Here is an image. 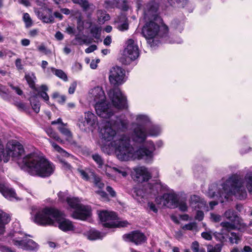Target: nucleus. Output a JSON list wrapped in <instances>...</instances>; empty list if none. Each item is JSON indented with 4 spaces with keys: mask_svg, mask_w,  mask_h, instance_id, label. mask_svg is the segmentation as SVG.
Segmentation results:
<instances>
[{
    "mask_svg": "<svg viewBox=\"0 0 252 252\" xmlns=\"http://www.w3.org/2000/svg\"><path fill=\"white\" fill-rule=\"evenodd\" d=\"M108 120L100 130L102 139L105 142L101 146L104 153L110 155L115 152L117 158L122 161L136 159H142L147 162L152 161L156 150L153 141H147L142 146L135 149L131 146L128 136L118 133L119 130H127L128 121L118 118L115 114Z\"/></svg>",
    "mask_w": 252,
    "mask_h": 252,
    "instance_id": "obj_1",
    "label": "nucleus"
},
{
    "mask_svg": "<svg viewBox=\"0 0 252 252\" xmlns=\"http://www.w3.org/2000/svg\"><path fill=\"white\" fill-rule=\"evenodd\" d=\"M252 195V168L248 170L245 175L244 180L237 174L232 175L220 185L219 190L216 192H212L213 189H209L208 194L211 197L219 196L222 199H228L232 195L242 200L247 197V192Z\"/></svg>",
    "mask_w": 252,
    "mask_h": 252,
    "instance_id": "obj_2",
    "label": "nucleus"
},
{
    "mask_svg": "<svg viewBox=\"0 0 252 252\" xmlns=\"http://www.w3.org/2000/svg\"><path fill=\"white\" fill-rule=\"evenodd\" d=\"M34 221L42 226H58L64 232L74 231L75 229L71 221L65 218L59 210L51 207H45L38 211L34 216Z\"/></svg>",
    "mask_w": 252,
    "mask_h": 252,
    "instance_id": "obj_3",
    "label": "nucleus"
},
{
    "mask_svg": "<svg viewBox=\"0 0 252 252\" xmlns=\"http://www.w3.org/2000/svg\"><path fill=\"white\" fill-rule=\"evenodd\" d=\"M89 98L93 103L96 113L103 119H109L114 116L113 106L106 100V95L102 88L96 87L89 93Z\"/></svg>",
    "mask_w": 252,
    "mask_h": 252,
    "instance_id": "obj_4",
    "label": "nucleus"
},
{
    "mask_svg": "<svg viewBox=\"0 0 252 252\" xmlns=\"http://www.w3.org/2000/svg\"><path fill=\"white\" fill-rule=\"evenodd\" d=\"M59 199L63 202L66 201L69 206L74 209L71 217L75 219L85 220L91 215V208L80 204V200L77 197L67 196L65 192H60L58 194Z\"/></svg>",
    "mask_w": 252,
    "mask_h": 252,
    "instance_id": "obj_5",
    "label": "nucleus"
},
{
    "mask_svg": "<svg viewBox=\"0 0 252 252\" xmlns=\"http://www.w3.org/2000/svg\"><path fill=\"white\" fill-rule=\"evenodd\" d=\"M150 123V119L146 115L139 114L136 117V122L132 125V139L137 143H143L148 136L145 126Z\"/></svg>",
    "mask_w": 252,
    "mask_h": 252,
    "instance_id": "obj_6",
    "label": "nucleus"
},
{
    "mask_svg": "<svg viewBox=\"0 0 252 252\" xmlns=\"http://www.w3.org/2000/svg\"><path fill=\"white\" fill-rule=\"evenodd\" d=\"M13 236V244L19 248L29 251L35 250L38 248V245L32 240L28 239L24 233L15 232Z\"/></svg>",
    "mask_w": 252,
    "mask_h": 252,
    "instance_id": "obj_7",
    "label": "nucleus"
},
{
    "mask_svg": "<svg viewBox=\"0 0 252 252\" xmlns=\"http://www.w3.org/2000/svg\"><path fill=\"white\" fill-rule=\"evenodd\" d=\"M99 217L102 222H104L103 225L107 227H125L128 224L127 221H114L117 216L114 212L102 211L99 213Z\"/></svg>",
    "mask_w": 252,
    "mask_h": 252,
    "instance_id": "obj_8",
    "label": "nucleus"
},
{
    "mask_svg": "<svg viewBox=\"0 0 252 252\" xmlns=\"http://www.w3.org/2000/svg\"><path fill=\"white\" fill-rule=\"evenodd\" d=\"M155 201L158 204L161 206H165L169 208H175L178 205V196L174 192L164 193L162 196L157 197Z\"/></svg>",
    "mask_w": 252,
    "mask_h": 252,
    "instance_id": "obj_9",
    "label": "nucleus"
},
{
    "mask_svg": "<svg viewBox=\"0 0 252 252\" xmlns=\"http://www.w3.org/2000/svg\"><path fill=\"white\" fill-rule=\"evenodd\" d=\"M108 94L115 108L123 109L126 107V98L119 88H116L110 90Z\"/></svg>",
    "mask_w": 252,
    "mask_h": 252,
    "instance_id": "obj_10",
    "label": "nucleus"
},
{
    "mask_svg": "<svg viewBox=\"0 0 252 252\" xmlns=\"http://www.w3.org/2000/svg\"><path fill=\"white\" fill-rule=\"evenodd\" d=\"M126 47L124 51V55L126 58L125 64L129 63L135 60L139 55V48L137 43L132 39H129L126 43Z\"/></svg>",
    "mask_w": 252,
    "mask_h": 252,
    "instance_id": "obj_11",
    "label": "nucleus"
},
{
    "mask_svg": "<svg viewBox=\"0 0 252 252\" xmlns=\"http://www.w3.org/2000/svg\"><path fill=\"white\" fill-rule=\"evenodd\" d=\"M109 79L110 83L114 85L124 83L126 80L125 69L118 66L112 67L110 70Z\"/></svg>",
    "mask_w": 252,
    "mask_h": 252,
    "instance_id": "obj_12",
    "label": "nucleus"
},
{
    "mask_svg": "<svg viewBox=\"0 0 252 252\" xmlns=\"http://www.w3.org/2000/svg\"><path fill=\"white\" fill-rule=\"evenodd\" d=\"M148 189H146L145 191H144L143 189L140 188H134L132 194L133 197L138 201H140V199L143 198L146 194L156 195L161 188L160 186L157 183L153 185L148 184Z\"/></svg>",
    "mask_w": 252,
    "mask_h": 252,
    "instance_id": "obj_13",
    "label": "nucleus"
},
{
    "mask_svg": "<svg viewBox=\"0 0 252 252\" xmlns=\"http://www.w3.org/2000/svg\"><path fill=\"white\" fill-rule=\"evenodd\" d=\"M159 32V27L155 22L150 21L145 24L142 29V34L148 40L156 37Z\"/></svg>",
    "mask_w": 252,
    "mask_h": 252,
    "instance_id": "obj_14",
    "label": "nucleus"
},
{
    "mask_svg": "<svg viewBox=\"0 0 252 252\" xmlns=\"http://www.w3.org/2000/svg\"><path fill=\"white\" fill-rule=\"evenodd\" d=\"M34 11L38 17L44 23H53L54 20L52 15V10L48 8L37 9H35Z\"/></svg>",
    "mask_w": 252,
    "mask_h": 252,
    "instance_id": "obj_15",
    "label": "nucleus"
},
{
    "mask_svg": "<svg viewBox=\"0 0 252 252\" xmlns=\"http://www.w3.org/2000/svg\"><path fill=\"white\" fill-rule=\"evenodd\" d=\"M123 239L126 241L132 242L136 245L140 244L146 240V237L144 234L138 231L124 235Z\"/></svg>",
    "mask_w": 252,
    "mask_h": 252,
    "instance_id": "obj_16",
    "label": "nucleus"
},
{
    "mask_svg": "<svg viewBox=\"0 0 252 252\" xmlns=\"http://www.w3.org/2000/svg\"><path fill=\"white\" fill-rule=\"evenodd\" d=\"M190 206L194 209H199L205 211H208V207L202 199L196 195H191L189 199Z\"/></svg>",
    "mask_w": 252,
    "mask_h": 252,
    "instance_id": "obj_17",
    "label": "nucleus"
},
{
    "mask_svg": "<svg viewBox=\"0 0 252 252\" xmlns=\"http://www.w3.org/2000/svg\"><path fill=\"white\" fill-rule=\"evenodd\" d=\"M220 225L223 229L228 231L234 229H244L247 227V225L245 222H237L233 220L222 221Z\"/></svg>",
    "mask_w": 252,
    "mask_h": 252,
    "instance_id": "obj_18",
    "label": "nucleus"
},
{
    "mask_svg": "<svg viewBox=\"0 0 252 252\" xmlns=\"http://www.w3.org/2000/svg\"><path fill=\"white\" fill-rule=\"evenodd\" d=\"M157 5L152 1L146 4L144 9V14L145 19H155L157 16Z\"/></svg>",
    "mask_w": 252,
    "mask_h": 252,
    "instance_id": "obj_19",
    "label": "nucleus"
},
{
    "mask_svg": "<svg viewBox=\"0 0 252 252\" xmlns=\"http://www.w3.org/2000/svg\"><path fill=\"white\" fill-rule=\"evenodd\" d=\"M0 192L4 197L10 200L20 199L17 197L16 193L13 189L7 185L0 184Z\"/></svg>",
    "mask_w": 252,
    "mask_h": 252,
    "instance_id": "obj_20",
    "label": "nucleus"
},
{
    "mask_svg": "<svg viewBox=\"0 0 252 252\" xmlns=\"http://www.w3.org/2000/svg\"><path fill=\"white\" fill-rule=\"evenodd\" d=\"M104 169V171L105 174L109 177H112L110 173V172H114L123 177H126L128 174V168L126 167L119 166L111 167L107 165H105Z\"/></svg>",
    "mask_w": 252,
    "mask_h": 252,
    "instance_id": "obj_21",
    "label": "nucleus"
},
{
    "mask_svg": "<svg viewBox=\"0 0 252 252\" xmlns=\"http://www.w3.org/2000/svg\"><path fill=\"white\" fill-rule=\"evenodd\" d=\"M135 177L139 182L147 181L151 178V173L148 169L144 166L136 168L135 169Z\"/></svg>",
    "mask_w": 252,
    "mask_h": 252,
    "instance_id": "obj_22",
    "label": "nucleus"
},
{
    "mask_svg": "<svg viewBox=\"0 0 252 252\" xmlns=\"http://www.w3.org/2000/svg\"><path fill=\"white\" fill-rule=\"evenodd\" d=\"M85 122H86L88 127L94 126L95 125H97L98 124L97 117L90 111L85 113Z\"/></svg>",
    "mask_w": 252,
    "mask_h": 252,
    "instance_id": "obj_23",
    "label": "nucleus"
},
{
    "mask_svg": "<svg viewBox=\"0 0 252 252\" xmlns=\"http://www.w3.org/2000/svg\"><path fill=\"white\" fill-rule=\"evenodd\" d=\"M224 217L228 220H233L236 222H244L243 220L238 216L236 213L232 210H228L224 213Z\"/></svg>",
    "mask_w": 252,
    "mask_h": 252,
    "instance_id": "obj_24",
    "label": "nucleus"
},
{
    "mask_svg": "<svg viewBox=\"0 0 252 252\" xmlns=\"http://www.w3.org/2000/svg\"><path fill=\"white\" fill-rule=\"evenodd\" d=\"M10 221L9 216L2 211L0 210V235L4 232V225Z\"/></svg>",
    "mask_w": 252,
    "mask_h": 252,
    "instance_id": "obj_25",
    "label": "nucleus"
},
{
    "mask_svg": "<svg viewBox=\"0 0 252 252\" xmlns=\"http://www.w3.org/2000/svg\"><path fill=\"white\" fill-rule=\"evenodd\" d=\"M85 235L90 240H96L102 239L104 236V234L94 229H91L86 232Z\"/></svg>",
    "mask_w": 252,
    "mask_h": 252,
    "instance_id": "obj_26",
    "label": "nucleus"
},
{
    "mask_svg": "<svg viewBox=\"0 0 252 252\" xmlns=\"http://www.w3.org/2000/svg\"><path fill=\"white\" fill-rule=\"evenodd\" d=\"M60 132L65 137L66 141L70 142L72 140V134L70 130L67 127V124L59 126L58 127Z\"/></svg>",
    "mask_w": 252,
    "mask_h": 252,
    "instance_id": "obj_27",
    "label": "nucleus"
},
{
    "mask_svg": "<svg viewBox=\"0 0 252 252\" xmlns=\"http://www.w3.org/2000/svg\"><path fill=\"white\" fill-rule=\"evenodd\" d=\"M50 72L53 73L55 75L63 79L64 81L67 80V77L66 74L61 69H57L54 67H49L46 70V73L50 74Z\"/></svg>",
    "mask_w": 252,
    "mask_h": 252,
    "instance_id": "obj_28",
    "label": "nucleus"
},
{
    "mask_svg": "<svg viewBox=\"0 0 252 252\" xmlns=\"http://www.w3.org/2000/svg\"><path fill=\"white\" fill-rule=\"evenodd\" d=\"M48 140L51 144L54 151L59 153L60 154H61V156L63 157H68L70 156V154L69 153H68L66 151L64 150L63 148L52 141L51 140L48 139Z\"/></svg>",
    "mask_w": 252,
    "mask_h": 252,
    "instance_id": "obj_29",
    "label": "nucleus"
},
{
    "mask_svg": "<svg viewBox=\"0 0 252 252\" xmlns=\"http://www.w3.org/2000/svg\"><path fill=\"white\" fill-rule=\"evenodd\" d=\"M97 17L98 21L100 24H103L105 21L110 19L109 14H107L105 11L99 10L97 11Z\"/></svg>",
    "mask_w": 252,
    "mask_h": 252,
    "instance_id": "obj_30",
    "label": "nucleus"
},
{
    "mask_svg": "<svg viewBox=\"0 0 252 252\" xmlns=\"http://www.w3.org/2000/svg\"><path fill=\"white\" fill-rule=\"evenodd\" d=\"M28 84L29 86L32 89H35V81L36 80V77L33 73H26L25 76Z\"/></svg>",
    "mask_w": 252,
    "mask_h": 252,
    "instance_id": "obj_31",
    "label": "nucleus"
},
{
    "mask_svg": "<svg viewBox=\"0 0 252 252\" xmlns=\"http://www.w3.org/2000/svg\"><path fill=\"white\" fill-rule=\"evenodd\" d=\"M46 132L50 137L53 138L58 142L61 144H63L64 143L63 140H62L60 137V136L55 131H53V130L51 128L49 127L47 128L46 130Z\"/></svg>",
    "mask_w": 252,
    "mask_h": 252,
    "instance_id": "obj_32",
    "label": "nucleus"
},
{
    "mask_svg": "<svg viewBox=\"0 0 252 252\" xmlns=\"http://www.w3.org/2000/svg\"><path fill=\"white\" fill-rule=\"evenodd\" d=\"M122 22H117L118 23L117 28L120 31H125L128 29V25L125 16H123L121 18Z\"/></svg>",
    "mask_w": 252,
    "mask_h": 252,
    "instance_id": "obj_33",
    "label": "nucleus"
},
{
    "mask_svg": "<svg viewBox=\"0 0 252 252\" xmlns=\"http://www.w3.org/2000/svg\"><path fill=\"white\" fill-rule=\"evenodd\" d=\"M207 252H221L222 245L217 244L215 245L209 244L206 246Z\"/></svg>",
    "mask_w": 252,
    "mask_h": 252,
    "instance_id": "obj_34",
    "label": "nucleus"
},
{
    "mask_svg": "<svg viewBox=\"0 0 252 252\" xmlns=\"http://www.w3.org/2000/svg\"><path fill=\"white\" fill-rule=\"evenodd\" d=\"M30 102L34 111L36 113H38L40 111V104L37 98L35 96L32 97L30 98Z\"/></svg>",
    "mask_w": 252,
    "mask_h": 252,
    "instance_id": "obj_35",
    "label": "nucleus"
},
{
    "mask_svg": "<svg viewBox=\"0 0 252 252\" xmlns=\"http://www.w3.org/2000/svg\"><path fill=\"white\" fill-rule=\"evenodd\" d=\"M161 129L159 126H152L147 132L148 136H156L160 134Z\"/></svg>",
    "mask_w": 252,
    "mask_h": 252,
    "instance_id": "obj_36",
    "label": "nucleus"
},
{
    "mask_svg": "<svg viewBox=\"0 0 252 252\" xmlns=\"http://www.w3.org/2000/svg\"><path fill=\"white\" fill-rule=\"evenodd\" d=\"M72 1L74 3L79 4L84 10H87L90 5L87 0H72Z\"/></svg>",
    "mask_w": 252,
    "mask_h": 252,
    "instance_id": "obj_37",
    "label": "nucleus"
},
{
    "mask_svg": "<svg viewBox=\"0 0 252 252\" xmlns=\"http://www.w3.org/2000/svg\"><path fill=\"white\" fill-rule=\"evenodd\" d=\"M52 97L56 99L57 101L60 103H63L66 100V96L64 95H61L58 92H55L53 94Z\"/></svg>",
    "mask_w": 252,
    "mask_h": 252,
    "instance_id": "obj_38",
    "label": "nucleus"
},
{
    "mask_svg": "<svg viewBox=\"0 0 252 252\" xmlns=\"http://www.w3.org/2000/svg\"><path fill=\"white\" fill-rule=\"evenodd\" d=\"M229 240L232 244H238L241 241V237L239 234L235 232H231Z\"/></svg>",
    "mask_w": 252,
    "mask_h": 252,
    "instance_id": "obj_39",
    "label": "nucleus"
},
{
    "mask_svg": "<svg viewBox=\"0 0 252 252\" xmlns=\"http://www.w3.org/2000/svg\"><path fill=\"white\" fill-rule=\"evenodd\" d=\"M93 159L95 161V162L98 164V167L99 168H102L104 162L102 158L98 154H94L92 156Z\"/></svg>",
    "mask_w": 252,
    "mask_h": 252,
    "instance_id": "obj_40",
    "label": "nucleus"
},
{
    "mask_svg": "<svg viewBox=\"0 0 252 252\" xmlns=\"http://www.w3.org/2000/svg\"><path fill=\"white\" fill-rule=\"evenodd\" d=\"M104 5L107 9L114 8L118 6V1L117 0H106Z\"/></svg>",
    "mask_w": 252,
    "mask_h": 252,
    "instance_id": "obj_41",
    "label": "nucleus"
},
{
    "mask_svg": "<svg viewBox=\"0 0 252 252\" xmlns=\"http://www.w3.org/2000/svg\"><path fill=\"white\" fill-rule=\"evenodd\" d=\"M170 5H173L176 3L179 6L184 7L187 2V0H166Z\"/></svg>",
    "mask_w": 252,
    "mask_h": 252,
    "instance_id": "obj_42",
    "label": "nucleus"
},
{
    "mask_svg": "<svg viewBox=\"0 0 252 252\" xmlns=\"http://www.w3.org/2000/svg\"><path fill=\"white\" fill-rule=\"evenodd\" d=\"M23 20L26 24V26L27 27H29L32 26V19L30 16V15L28 13H26L24 14Z\"/></svg>",
    "mask_w": 252,
    "mask_h": 252,
    "instance_id": "obj_43",
    "label": "nucleus"
},
{
    "mask_svg": "<svg viewBox=\"0 0 252 252\" xmlns=\"http://www.w3.org/2000/svg\"><path fill=\"white\" fill-rule=\"evenodd\" d=\"M221 216L219 214L211 213L210 214V219L214 222H219L221 220Z\"/></svg>",
    "mask_w": 252,
    "mask_h": 252,
    "instance_id": "obj_44",
    "label": "nucleus"
},
{
    "mask_svg": "<svg viewBox=\"0 0 252 252\" xmlns=\"http://www.w3.org/2000/svg\"><path fill=\"white\" fill-rule=\"evenodd\" d=\"M196 227L197 225L195 222H190L183 226L182 228L184 230H192L196 229Z\"/></svg>",
    "mask_w": 252,
    "mask_h": 252,
    "instance_id": "obj_45",
    "label": "nucleus"
},
{
    "mask_svg": "<svg viewBox=\"0 0 252 252\" xmlns=\"http://www.w3.org/2000/svg\"><path fill=\"white\" fill-rule=\"evenodd\" d=\"M213 234V232H212L211 231L203 232L201 233V236L204 239L208 240V241H210V240H211L212 239V234Z\"/></svg>",
    "mask_w": 252,
    "mask_h": 252,
    "instance_id": "obj_46",
    "label": "nucleus"
},
{
    "mask_svg": "<svg viewBox=\"0 0 252 252\" xmlns=\"http://www.w3.org/2000/svg\"><path fill=\"white\" fill-rule=\"evenodd\" d=\"M77 171L80 174L82 178L84 180H85L86 181H88L89 180V177L88 175V173L86 170H84L81 168H78L77 169Z\"/></svg>",
    "mask_w": 252,
    "mask_h": 252,
    "instance_id": "obj_47",
    "label": "nucleus"
},
{
    "mask_svg": "<svg viewBox=\"0 0 252 252\" xmlns=\"http://www.w3.org/2000/svg\"><path fill=\"white\" fill-rule=\"evenodd\" d=\"M190 247L193 252H199V244L198 242H193Z\"/></svg>",
    "mask_w": 252,
    "mask_h": 252,
    "instance_id": "obj_48",
    "label": "nucleus"
},
{
    "mask_svg": "<svg viewBox=\"0 0 252 252\" xmlns=\"http://www.w3.org/2000/svg\"><path fill=\"white\" fill-rule=\"evenodd\" d=\"M75 40L77 42V43L79 45H83L87 43V39L84 38L83 36L76 35L75 38Z\"/></svg>",
    "mask_w": 252,
    "mask_h": 252,
    "instance_id": "obj_49",
    "label": "nucleus"
},
{
    "mask_svg": "<svg viewBox=\"0 0 252 252\" xmlns=\"http://www.w3.org/2000/svg\"><path fill=\"white\" fill-rule=\"evenodd\" d=\"M10 87L11 88L15 91V92L18 95H21L23 94V92L22 90L18 86H14L12 84H9Z\"/></svg>",
    "mask_w": 252,
    "mask_h": 252,
    "instance_id": "obj_50",
    "label": "nucleus"
},
{
    "mask_svg": "<svg viewBox=\"0 0 252 252\" xmlns=\"http://www.w3.org/2000/svg\"><path fill=\"white\" fill-rule=\"evenodd\" d=\"M178 207H179L180 210L182 212H186L187 211L188 206H187L186 203H185V202H179L178 201Z\"/></svg>",
    "mask_w": 252,
    "mask_h": 252,
    "instance_id": "obj_51",
    "label": "nucleus"
},
{
    "mask_svg": "<svg viewBox=\"0 0 252 252\" xmlns=\"http://www.w3.org/2000/svg\"><path fill=\"white\" fill-rule=\"evenodd\" d=\"M61 163H62L63 168L66 170H71V166L67 162L61 160Z\"/></svg>",
    "mask_w": 252,
    "mask_h": 252,
    "instance_id": "obj_52",
    "label": "nucleus"
},
{
    "mask_svg": "<svg viewBox=\"0 0 252 252\" xmlns=\"http://www.w3.org/2000/svg\"><path fill=\"white\" fill-rule=\"evenodd\" d=\"M96 193L99 194L104 200H108V195L103 190H97Z\"/></svg>",
    "mask_w": 252,
    "mask_h": 252,
    "instance_id": "obj_53",
    "label": "nucleus"
},
{
    "mask_svg": "<svg viewBox=\"0 0 252 252\" xmlns=\"http://www.w3.org/2000/svg\"><path fill=\"white\" fill-rule=\"evenodd\" d=\"M38 50L40 52H43L45 54H47L50 52L49 50H48L45 46L43 44H41L37 47Z\"/></svg>",
    "mask_w": 252,
    "mask_h": 252,
    "instance_id": "obj_54",
    "label": "nucleus"
},
{
    "mask_svg": "<svg viewBox=\"0 0 252 252\" xmlns=\"http://www.w3.org/2000/svg\"><path fill=\"white\" fill-rule=\"evenodd\" d=\"M106 189L107 191L110 194L111 197H114L116 196V192L111 187L107 186L106 188Z\"/></svg>",
    "mask_w": 252,
    "mask_h": 252,
    "instance_id": "obj_55",
    "label": "nucleus"
},
{
    "mask_svg": "<svg viewBox=\"0 0 252 252\" xmlns=\"http://www.w3.org/2000/svg\"><path fill=\"white\" fill-rule=\"evenodd\" d=\"M204 218V213L202 211H197L196 212V215L195 216V219L199 221H201L203 220Z\"/></svg>",
    "mask_w": 252,
    "mask_h": 252,
    "instance_id": "obj_56",
    "label": "nucleus"
},
{
    "mask_svg": "<svg viewBox=\"0 0 252 252\" xmlns=\"http://www.w3.org/2000/svg\"><path fill=\"white\" fill-rule=\"evenodd\" d=\"M77 84L76 82L72 83L68 89V93L69 94H73L76 89Z\"/></svg>",
    "mask_w": 252,
    "mask_h": 252,
    "instance_id": "obj_57",
    "label": "nucleus"
},
{
    "mask_svg": "<svg viewBox=\"0 0 252 252\" xmlns=\"http://www.w3.org/2000/svg\"><path fill=\"white\" fill-rule=\"evenodd\" d=\"M40 95L41 96V97L46 101V102H48L49 101V96L45 92H44V91H42L40 93Z\"/></svg>",
    "mask_w": 252,
    "mask_h": 252,
    "instance_id": "obj_58",
    "label": "nucleus"
},
{
    "mask_svg": "<svg viewBox=\"0 0 252 252\" xmlns=\"http://www.w3.org/2000/svg\"><path fill=\"white\" fill-rule=\"evenodd\" d=\"M97 46L95 45H92L88 48H87V49H86L85 52L87 53H90L95 50Z\"/></svg>",
    "mask_w": 252,
    "mask_h": 252,
    "instance_id": "obj_59",
    "label": "nucleus"
},
{
    "mask_svg": "<svg viewBox=\"0 0 252 252\" xmlns=\"http://www.w3.org/2000/svg\"><path fill=\"white\" fill-rule=\"evenodd\" d=\"M0 251L2 252H14L11 249L2 245H0Z\"/></svg>",
    "mask_w": 252,
    "mask_h": 252,
    "instance_id": "obj_60",
    "label": "nucleus"
},
{
    "mask_svg": "<svg viewBox=\"0 0 252 252\" xmlns=\"http://www.w3.org/2000/svg\"><path fill=\"white\" fill-rule=\"evenodd\" d=\"M93 176V182L94 185L98 183L99 182L101 181L100 177L94 174L93 172L91 173Z\"/></svg>",
    "mask_w": 252,
    "mask_h": 252,
    "instance_id": "obj_61",
    "label": "nucleus"
},
{
    "mask_svg": "<svg viewBox=\"0 0 252 252\" xmlns=\"http://www.w3.org/2000/svg\"><path fill=\"white\" fill-rule=\"evenodd\" d=\"M111 43V38L110 36H107L104 39L103 43L106 46H109Z\"/></svg>",
    "mask_w": 252,
    "mask_h": 252,
    "instance_id": "obj_62",
    "label": "nucleus"
},
{
    "mask_svg": "<svg viewBox=\"0 0 252 252\" xmlns=\"http://www.w3.org/2000/svg\"><path fill=\"white\" fill-rule=\"evenodd\" d=\"M148 207L150 209L154 212H157L158 210L156 207L155 205L152 202H149L148 204Z\"/></svg>",
    "mask_w": 252,
    "mask_h": 252,
    "instance_id": "obj_63",
    "label": "nucleus"
},
{
    "mask_svg": "<svg viewBox=\"0 0 252 252\" xmlns=\"http://www.w3.org/2000/svg\"><path fill=\"white\" fill-rule=\"evenodd\" d=\"M66 32L69 34H73L75 33V29L71 27H68L66 28Z\"/></svg>",
    "mask_w": 252,
    "mask_h": 252,
    "instance_id": "obj_64",
    "label": "nucleus"
}]
</instances>
